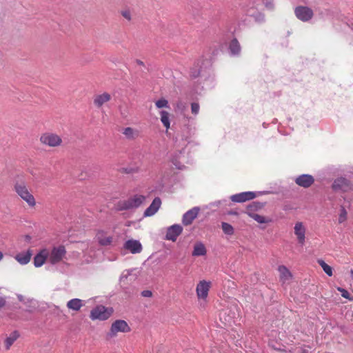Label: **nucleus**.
<instances>
[{"mask_svg":"<svg viewBox=\"0 0 353 353\" xmlns=\"http://www.w3.org/2000/svg\"><path fill=\"white\" fill-rule=\"evenodd\" d=\"M207 253L204 244L201 242H197L194 245L192 255L194 256H205Z\"/></svg>","mask_w":353,"mask_h":353,"instance_id":"obj_22","label":"nucleus"},{"mask_svg":"<svg viewBox=\"0 0 353 353\" xmlns=\"http://www.w3.org/2000/svg\"><path fill=\"white\" fill-rule=\"evenodd\" d=\"M83 305V301L79 299H72L67 303L68 308L76 312L79 311Z\"/></svg>","mask_w":353,"mask_h":353,"instance_id":"obj_23","label":"nucleus"},{"mask_svg":"<svg viewBox=\"0 0 353 353\" xmlns=\"http://www.w3.org/2000/svg\"><path fill=\"white\" fill-rule=\"evenodd\" d=\"M124 248L130 250L132 254L139 253L142 250V245L137 240H128L124 244Z\"/></svg>","mask_w":353,"mask_h":353,"instance_id":"obj_20","label":"nucleus"},{"mask_svg":"<svg viewBox=\"0 0 353 353\" xmlns=\"http://www.w3.org/2000/svg\"><path fill=\"white\" fill-rule=\"evenodd\" d=\"M347 212L344 207H341L340 209V213L339 215V223H342L347 220Z\"/></svg>","mask_w":353,"mask_h":353,"instance_id":"obj_31","label":"nucleus"},{"mask_svg":"<svg viewBox=\"0 0 353 353\" xmlns=\"http://www.w3.org/2000/svg\"><path fill=\"white\" fill-rule=\"evenodd\" d=\"M13 188L17 194L25 201L30 208H34L36 206V199L24 181L15 182Z\"/></svg>","mask_w":353,"mask_h":353,"instance_id":"obj_1","label":"nucleus"},{"mask_svg":"<svg viewBox=\"0 0 353 353\" xmlns=\"http://www.w3.org/2000/svg\"><path fill=\"white\" fill-rule=\"evenodd\" d=\"M256 197V193L254 192H243L231 196L230 199L235 203H243L252 200Z\"/></svg>","mask_w":353,"mask_h":353,"instance_id":"obj_12","label":"nucleus"},{"mask_svg":"<svg viewBox=\"0 0 353 353\" xmlns=\"http://www.w3.org/2000/svg\"><path fill=\"white\" fill-rule=\"evenodd\" d=\"M248 214L259 223H265L267 222V220L263 216L255 213H248Z\"/></svg>","mask_w":353,"mask_h":353,"instance_id":"obj_32","label":"nucleus"},{"mask_svg":"<svg viewBox=\"0 0 353 353\" xmlns=\"http://www.w3.org/2000/svg\"><path fill=\"white\" fill-rule=\"evenodd\" d=\"M141 295L144 297H151L152 296V293L150 290H144L141 292Z\"/></svg>","mask_w":353,"mask_h":353,"instance_id":"obj_36","label":"nucleus"},{"mask_svg":"<svg viewBox=\"0 0 353 353\" xmlns=\"http://www.w3.org/2000/svg\"><path fill=\"white\" fill-rule=\"evenodd\" d=\"M6 304V301L3 297H0V308L3 307Z\"/></svg>","mask_w":353,"mask_h":353,"instance_id":"obj_37","label":"nucleus"},{"mask_svg":"<svg viewBox=\"0 0 353 353\" xmlns=\"http://www.w3.org/2000/svg\"><path fill=\"white\" fill-rule=\"evenodd\" d=\"M96 241L101 246H108L112 245L114 237L108 232L103 230H97L95 236Z\"/></svg>","mask_w":353,"mask_h":353,"instance_id":"obj_9","label":"nucleus"},{"mask_svg":"<svg viewBox=\"0 0 353 353\" xmlns=\"http://www.w3.org/2000/svg\"><path fill=\"white\" fill-rule=\"evenodd\" d=\"M31 239H32L31 236H30V235H28V234H27V235H26V236H25V240H26L27 242H30Z\"/></svg>","mask_w":353,"mask_h":353,"instance_id":"obj_38","label":"nucleus"},{"mask_svg":"<svg viewBox=\"0 0 353 353\" xmlns=\"http://www.w3.org/2000/svg\"><path fill=\"white\" fill-rule=\"evenodd\" d=\"M212 282L206 280L200 281L196 286V294L199 300L205 301L208 297Z\"/></svg>","mask_w":353,"mask_h":353,"instance_id":"obj_5","label":"nucleus"},{"mask_svg":"<svg viewBox=\"0 0 353 353\" xmlns=\"http://www.w3.org/2000/svg\"><path fill=\"white\" fill-rule=\"evenodd\" d=\"M161 205V199L159 197L154 198L150 206L145 210L144 216H152L155 214L160 208Z\"/></svg>","mask_w":353,"mask_h":353,"instance_id":"obj_17","label":"nucleus"},{"mask_svg":"<svg viewBox=\"0 0 353 353\" xmlns=\"http://www.w3.org/2000/svg\"><path fill=\"white\" fill-rule=\"evenodd\" d=\"M332 188L335 191L347 192L351 189V184L347 179L341 177L334 181Z\"/></svg>","mask_w":353,"mask_h":353,"instance_id":"obj_13","label":"nucleus"},{"mask_svg":"<svg viewBox=\"0 0 353 353\" xmlns=\"http://www.w3.org/2000/svg\"><path fill=\"white\" fill-rule=\"evenodd\" d=\"M3 257V253L0 251V261H1V260H2Z\"/></svg>","mask_w":353,"mask_h":353,"instance_id":"obj_39","label":"nucleus"},{"mask_svg":"<svg viewBox=\"0 0 353 353\" xmlns=\"http://www.w3.org/2000/svg\"><path fill=\"white\" fill-rule=\"evenodd\" d=\"M66 252L63 245L54 247L51 252H49V262L53 265L59 263L65 256Z\"/></svg>","mask_w":353,"mask_h":353,"instance_id":"obj_6","label":"nucleus"},{"mask_svg":"<svg viewBox=\"0 0 353 353\" xmlns=\"http://www.w3.org/2000/svg\"><path fill=\"white\" fill-rule=\"evenodd\" d=\"M146 197L144 195L136 194L130 196L128 199L119 201L117 205V210L119 211L135 209L141 206L145 201Z\"/></svg>","mask_w":353,"mask_h":353,"instance_id":"obj_2","label":"nucleus"},{"mask_svg":"<svg viewBox=\"0 0 353 353\" xmlns=\"http://www.w3.org/2000/svg\"><path fill=\"white\" fill-rule=\"evenodd\" d=\"M159 114L161 123L168 130L170 128V113L165 110H161L160 111Z\"/></svg>","mask_w":353,"mask_h":353,"instance_id":"obj_24","label":"nucleus"},{"mask_svg":"<svg viewBox=\"0 0 353 353\" xmlns=\"http://www.w3.org/2000/svg\"><path fill=\"white\" fill-rule=\"evenodd\" d=\"M350 274H351L352 278L353 279V270H350Z\"/></svg>","mask_w":353,"mask_h":353,"instance_id":"obj_40","label":"nucleus"},{"mask_svg":"<svg viewBox=\"0 0 353 353\" xmlns=\"http://www.w3.org/2000/svg\"><path fill=\"white\" fill-rule=\"evenodd\" d=\"M278 271L279 272V279L281 282L283 284L289 283L292 278V274L288 268L285 265H280L278 268Z\"/></svg>","mask_w":353,"mask_h":353,"instance_id":"obj_19","label":"nucleus"},{"mask_svg":"<svg viewBox=\"0 0 353 353\" xmlns=\"http://www.w3.org/2000/svg\"><path fill=\"white\" fill-rule=\"evenodd\" d=\"M314 182V179L310 174H301L295 179V183L303 188H307Z\"/></svg>","mask_w":353,"mask_h":353,"instance_id":"obj_16","label":"nucleus"},{"mask_svg":"<svg viewBox=\"0 0 353 353\" xmlns=\"http://www.w3.org/2000/svg\"><path fill=\"white\" fill-rule=\"evenodd\" d=\"M113 311L112 307H106L102 305H97L91 310L90 318L92 321H105L112 316Z\"/></svg>","mask_w":353,"mask_h":353,"instance_id":"obj_4","label":"nucleus"},{"mask_svg":"<svg viewBox=\"0 0 353 353\" xmlns=\"http://www.w3.org/2000/svg\"><path fill=\"white\" fill-rule=\"evenodd\" d=\"M123 134L129 139H134L139 136V131L130 127L125 128Z\"/></svg>","mask_w":353,"mask_h":353,"instance_id":"obj_25","label":"nucleus"},{"mask_svg":"<svg viewBox=\"0 0 353 353\" xmlns=\"http://www.w3.org/2000/svg\"><path fill=\"white\" fill-rule=\"evenodd\" d=\"M318 263L329 276H332L333 275L332 268L327 264L323 260L319 259Z\"/></svg>","mask_w":353,"mask_h":353,"instance_id":"obj_27","label":"nucleus"},{"mask_svg":"<svg viewBox=\"0 0 353 353\" xmlns=\"http://www.w3.org/2000/svg\"><path fill=\"white\" fill-rule=\"evenodd\" d=\"M222 230L225 234L232 235L234 234L233 227L228 223H222Z\"/></svg>","mask_w":353,"mask_h":353,"instance_id":"obj_29","label":"nucleus"},{"mask_svg":"<svg viewBox=\"0 0 353 353\" xmlns=\"http://www.w3.org/2000/svg\"><path fill=\"white\" fill-rule=\"evenodd\" d=\"M40 143L50 148H57L62 145L61 137L56 133L46 132L41 134L39 137Z\"/></svg>","mask_w":353,"mask_h":353,"instance_id":"obj_3","label":"nucleus"},{"mask_svg":"<svg viewBox=\"0 0 353 353\" xmlns=\"http://www.w3.org/2000/svg\"><path fill=\"white\" fill-rule=\"evenodd\" d=\"M303 353H307V352L306 351H303Z\"/></svg>","mask_w":353,"mask_h":353,"instance_id":"obj_41","label":"nucleus"},{"mask_svg":"<svg viewBox=\"0 0 353 353\" xmlns=\"http://www.w3.org/2000/svg\"><path fill=\"white\" fill-rule=\"evenodd\" d=\"M230 50L233 54H238L241 51V46L236 39H234L230 43Z\"/></svg>","mask_w":353,"mask_h":353,"instance_id":"obj_26","label":"nucleus"},{"mask_svg":"<svg viewBox=\"0 0 353 353\" xmlns=\"http://www.w3.org/2000/svg\"><path fill=\"white\" fill-rule=\"evenodd\" d=\"M155 105L159 109H161V108H169L168 101L165 99L162 98L159 100H157L155 102Z\"/></svg>","mask_w":353,"mask_h":353,"instance_id":"obj_30","label":"nucleus"},{"mask_svg":"<svg viewBox=\"0 0 353 353\" xmlns=\"http://www.w3.org/2000/svg\"><path fill=\"white\" fill-rule=\"evenodd\" d=\"M18 337V334L14 332L10 336L8 337L5 341V345L6 350L10 349V346L13 344V343L17 340Z\"/></svg>","mask_w":353,"mask_h":353,"instance_id":"obj_28","label":"nucleus"},{"mask_svg":"<svg viewBox=\"0 0 353 353\" xmlns=\"http://www.w3.org/2000/svg\"><path fill=\"white\" fill-rule=\"evenodd\" d=\"M199 212L200 208L199 207H194L187 211L183 216L182 223L185 226L191 225L197 217Z\"/></svg>","mask_w":353,"mask_h":353,"instance_id":"obj_10","label":"nucleus"},{"mask_svg":"<svg viewBox=\"0 0 353 353\" xmlns=\"http://www.w3.org/2000/svg\"><path fill=\"white\" fill-rule=\"evenodd\" d=\"M130 331V327L123 320H117L112 323L108 336L114 337L118 332H128Z\"/></svg>","mask_w":353,"mask_h":353,"instance_id":"obj_8","label":"nucleus"},{"mask_svg":"<svg viewBox=\"0 0 353 353\" xmlns=\"http://www.w3.org/2000/svg\"><path fill=\"white\" fill-rule=\"evenodd\" d=\"M121 14L128 21L131 20L132 17H131V12L130 10H122Z\"/></svg>","mask_w":353,"mask_h":353,"instance_id":"obj_35","label":"nucleus"},{"mask_svg":"<svg viewBox=\"0 0 353 353\" xmlns=\"http://www.w3.org/2000/svg\"><path fill=\"white\" fill-rule=\"evenodd\" d=\"M49 250L47 248L41 249L34 257V265L36 268L42 266L46 260L49 259Z\"/></svg>","mask_w":353,"mask_h":353,"instance_id":"obj_14","label":"nucleus"},{"mask_svg":"<svg viewBox=\"0 0 353 353\" xmlns=\"http://www.w3.org/2000/svg\"><path fill=\"white\" fill-rule=\"evenodd\" d=\"M200 106L198 103H192L191 104V112L193 114L196 115L199 112Z\"/></svg>","mask_w":353,"mask_h":353,"instance_id":"obj_34","label":"nucleus"},{"mask_svg":"<svg viewBox=\"0 0 353 353\" xmlns=\"http://www.w3.org/2000/svg\"><path fill=\"white\" fill-rule=\"evenodd\" d=\"M183 228L179 225H173L168 228L165 239L175 241L177 237L181 234Z\"/></svg>","mask_w":353,"mask_h":353,"instance_id":"obj_15","label":"nucleus"},{"mask_svg":"<svg viewBox=\"0 0 353 353\" xmlns=\"http://www.w3.org/2000/svg\"><path fill=\"white\" fill-rule=\"evenodd\" d=\"M337 290L341 293V296L348 300L352 301L353 297H351L350 293L344 288L341 287L337 288Z\"/></svg>","mask_w":353,"mask_h":353,"instance_id":"obj_33","label":"nucleus"},{"mask_svg":"<svg viewBox=\"0 0 353 353\" xmlns=\"http://www.w3.org/2000/svg\"><path fill=\"white\" fill-rule=\"evenodd\" d=\"M111 100V95L108 92L97 94L93 98V103L97 108H101Z\"/></svg>","mask_w":353,"mask_h":353,"instance_id":"obj_18","label":"nucleus"},{"mask_svg":"<svg viewBox=\"0 0 353 353\" xmlns=\"http://www.w3.org/2000/svg\"><path fill=\"white\" fill-rule=\"evenodd\" d=\"M294 234L299 244L304 245L305 242L306 228L302 222H296L294 227Z\"/></svg>","mask_w":353,"mask_h":353,"instance_id":"obj_11","label":"nucleus"},{"mask_svg":"<svg viewBox=\"0 0 353 353\" xmlns=\"http://www.w3.org/2000/svg\"><path fill=\"white\" fill-rule=\"evenodd\" d=\"M32 255V251L30 249H29L26 252H22L17 254L15 256L14 259L21 265H26L30 262Z\"/></svg>","mask_w":353,"mask_h":353,"instance_id":"obj_21","label":"nucleus"},{"mask_svg":"<svg viewBox=\"0 0 353 353\" xmlns=\"http://www.w3.org/2000/svg\"><path fill=\"white\" fill-rule=\"evenodd\" d=\"M294 14L300 21L307 22L313 18L314 12L307 6H299L294 8Z\"/></svg>","mask_w":353,"mask_h":353,"instance_id":"obj_7","label":"nucleus"}]
</instances>
